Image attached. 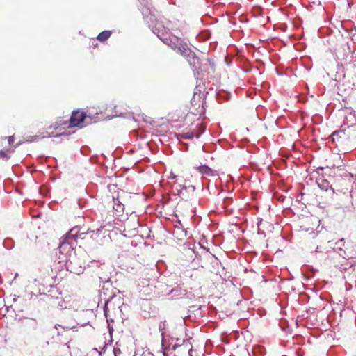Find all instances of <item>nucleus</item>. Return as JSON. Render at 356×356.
Listing matches in <instances>:
<instances>
[{
	"label": "nucleus",
	"mask_w": 356,
	"mask_h": 356,
	"mask_svg": "<svg viewBox=\"0 0 356 356\" xmlns=\"http://www.w3.org/2000/svg\"><path fill=\"white\" fill-rule=\"evenodd\" d=\"M161 40L172 49L185 57L191 65H195L196 63L197 58L195 56V53L181 38L174 35H167L163 37Z\"/></svg>",
	"instance_id": "obj_1"
},
{
	"label": "nucleus",
	"mask_w": 356,
	"mask_h": 356,
	"mask_svg": "<svg viewBox=\"0 0 356 356\" xmlns=\"http://www.w3.org/2000/svg\"><path fill=\"white\" fill-rule=\"evenodd\" d=\"M34 281L48 288L52 287L59 282L56 273L51 268H42L35 275Z\"/></svg>",
	"instance_id": "obj_2"
},
{
	"label": "nucleus",
	"mask_w": 356,
	"mask_h": 356,
	"mask_svg": "<svg viewBox=\"0 0 356 356\" xmlns=\"http://www.w3.org/2000/svg\"><path fill=\"white\" fill-rule=\"evenodd\" d=\"M101 232V230L97 229L96 232L88 231L87 232L79 233V229L77 227H73L66 235L65 241L69 244H72V241L78 242L79 240H84L88 238H92L98 241L97 237Z\"/></svg>",
	"instance_id": "obj_3"
},
{
	"label": "nucleus",
	"mask_w": 356,
	"mask_h": 356,
	"mask_svg": "<svg viewBox=\"0 0 356 356\" xmlns=\"http://www.w3.org/2000/svg\"><path fill=\"white\" fill-rule=\"evenodd\" d=\"M178 195L184 200L192 198L195 195V187L192 185L182 186L178 189Z\"/></svg>",
	"instance_id": "obj_4"
},
{
	"label": "nucleus",
	"mask_w": 356,
	"mask_h": 356,
	"mask_svg": "<svg viewBox=\"0 0 356 356\" xmlns=\"http://www.w3.org/2000/svg\"><path fill=\"white\" fill-rule=\"evenodd\" d=\"M86 118V113L81 111H74L70 119L69 127H75L83 122Z\"/></svg>",
	"instance_id": "obj_5"
},
{
	"label": "nucleus",
	"mask_w": 356,
	"mask_h": 356,
	"mask_svg": "<svg viewBox=\"0 0 356 356\" xmlns=\"http://www.w3.org/2000/svg\"><path fill=\"white\" fill-rule=\"evenodd\" d=\"M168 28H166L161 20H156L154 32L157 35L158 38L161 40L163 37L168 35Z\"/></svg>",
	"instance_id": "obj_6"
},
{
	"label": "nucleus",
	"mask_w": 356,
	"mask_h": 356,
	"mask_svg": "<svg viewBox=\"0 0 356 356\" xmlns=\"http://www.w3.org/2000/svg\"><path fill=\"white\" fill-rule=\"evenodd\" d=\"M199 128L201 129L200 132L196 133L195 131H188L186 133L179 134L178 135L179 139H192L193 137L198 138L200 134L204 131L205 127L203 124H200Z\"/></svg>",
	"instance_id": "obj_7"
},
{
	"label": "nucleus",
	"mask_w": 356,
	"mask_h": 356,
	"mask_svg": "<svg viewBox=\"0 0 356 356\" xmlns=\"http://www.w3.org/2000/svg\"><path fill=\"white\" fill-rule=\"evenodd\" d=\"M113 216H122V214L124 212V204H122L118 199H113Z\"/></svg>",
	"instance_id": "obj_8"
},
{
	"label": "nucleus",
	"mask_w": 356,
	"mask_h": 356,
	"mask_svg": "<svg viewBox=\"0 0 356 356\" xmlns=\"http://www.w3.org/2000/svg\"><path fill=\"white\" fill-rule=\"evenodd\" d=\"M153 270H147V272H143L142 277H140L139 280L141 283V286H143L145 285H148L149 280L152 278V272Z\"/></svg>",
	"instance_id": "obj_9"
},
{
	"label": "nucleus",
	"mask_w": 356,
	"mask_h": 356,
	"mask_svg": "<svg viewBox=\"0 0 356 356\" xmlns=\"http://www.w3.org/2000/svg\"><path fill=\"white\" fill-rule=\"evenodd\" d=\"M111 31H104L98 34L97 39L100 42H105L111 37Z\"/></svg>",
	"instance_id": "obj_10"
},
{
	"label": "nucleus",
	"mask_w": 356,
	"mask_h": 356,
	"mask_svg": "<svg viewBox=\"0 0 356 356\" xmlns=\"http://www.w3.org/2000/svg\"><path fill=\"white\" fill-rule=\"evenodd\" d=\"M196 169L203 175H213L212 170L207 165H200L196 168Z\"/></svg>",
	"instance_id": "obj_11"
},
{
	"label": "nucleus",
	"mask_w": 356,
	"mask_h": 356,
	"mask_svg": "<svg viewBox=\"0 0 356 356\" xmlns=\"http://www.w3.org/2000/svg\"><path fill=\"white\" fill-rule=\"evenodd\" d=\"M14 150H11L10 148H8L6 149H1L0 150V157L5 159L6 161H8L10 159V156L8 155V152H13Z\"/></svg>",
	"instance_id": "obj_12"
},
{
	"label": "nucleus",
	"mask_w": 356,
	"mask_h": 356,
	"mask_svg": "<svg viewBox=\"0 0 356 356\" xmlns=\"http://www.w3.org/2000/svg\"><path fill=\"white\" fill-rule=\"evenodd\" d=\"M318 186L321 188L325 191H327L328 188H332V187L329 185L328 181L325 179H322L321 183H318Z\"/></svg>",
	"instance_id": "obj_13"
},
{
	"label": "nucleus",
	"mask_w": 356,
	"mask_h": 356,
	"mask_svg": "<svg viewBox=\"0 0 356 356\" xmlns=\"http://www.w3.org/2000/svg\"><path fill=\"white\" fill-rule=\"evenodd\" d=\"M104 314L106 317L108 316L109 309H108V303L107 302L104 306Z\"/></svg>",
	"instance_id": "obj_14"
},
{
	"label": "nucleus",
	"mask_w": 356,
	"mask_h": 356,
	"mask_svg": "<svg viewBox=\"0 0 356 356\" xmlns=\"http://www.w3.org/2000/svg\"><path fill=\"white\" fill-rule=\"evenodd\" d=\"M14 140H15L14 136H10L8 137V141L10 145H11L14 142Z\"/></svg>",
	"instance_id": "obj_15"
},
{
	"label": "nucleus",
	"mask_w": 356,
	"mask_h": 356,
	"mask_svg": "<svg viewBox=\"0 0 356 356\" xmlns=\"http://www.w3.org/2000/svg\"><path fill=\"white\" fill-rule=\"evenodd\" d=\"M38 136H29V139L27 140V141H29V142H33V141H34L35 139H37V138H38Z\"/></svg>",
	"instance_id": "obj_16"
},
{
	"label": "nucleus",
	"mask_w": 356,
	"mask_h": 356,
	"mask_svg": "<svg viewBox=\"0 0 356 356\" xmlns=\"http://www.w3.org/2000/svg\"><path fill=\"white\" fill-rule=\"evenodd\" d=\"M192 352H193V350H192V349H189V350H188V355H189V356H192V355H191V353H192Z\"/></svg>",
	"instance_id": "obj_17"
},
{
	"label": "nucleus",
	"mask_w": 356,
	"mask_h": 356,
	"mask_svg": "<svg viewBox=\"0 0 356 356\" xmlns=\"http://www.w3.org/2000/svg\"><path fill=\"white\" fill-rule=\"evenodd\" d=\"M337 135L338 134L337 133H334L332 136H333V137H334L335 136H337Z\"/></svg>",
	"instance_id": "obj_18"
},
{
	"label": "nucleus",
	"mask_w": 356,
	"mask_h": 356,
	"mask_svg": "<svg viewBox=\"0 0 356 356\" xmlns=\"http://www.w3.org/2000/svg\"><path fill=\"white\" fill-rule=\"evenodd\" d=\"M163 356H165V354L163 353Z\"/></svg>",
	"instance_id": "obj_19"
}]
</instances>
